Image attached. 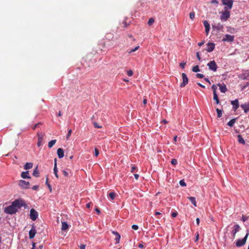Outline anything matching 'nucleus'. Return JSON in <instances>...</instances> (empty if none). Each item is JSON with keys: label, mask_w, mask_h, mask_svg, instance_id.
<instances>
[{"label": "nucleus", "mask_w": 249, "mask_h": 249, "mask_svg": "<svg viewBox=\"0 0 249 249\" xmlns=\"http://www.w3.org/2000/svg\"><path fill=\"white\" fill-rule=\"evenodd\" d=\"M26 205L25 202L22 199H16L12 202L11 205L4 208V212L7 214H13L16 213L18 209Z\"/></svg>", "instance_id": "obj_1"}, {"label": "nucleus", "mask_w": 249, "mask_h": 249, "mask_svg": "<svg viewBox=\"0 0 249 249\" xmlns=\"http://www.w3.org/2000/svg\"><path fill=\"white\" fill-rule=\"evenodd\" d=\"M225 11L221 13L220 19L221 20L226 21L230 17V12L227 10V7L224 8Z\"/></svg>", "instance_id": "obj_2"}, {"label": "nucleus", "mask_w": 249, "mask_h": 249, "mask_svg": "<svg viewBox=\"0 0 249 249\" xmlns=\"http://www.w3.org/2000/svg\"><path fill=\"white\" fill-rule=\"evenodd\" d=\"M44 133H39L37 132V135L38 137V142L37 143V145L38 147H40L43 145L44 142V137L45 136Z\"/></svg>", "instance_id": "obj_3"}, {"label": "nucleus", "mask_w": 249, "mask_h": 249, "mask_svg": "<svg viewBox=\"0 0 249 249\" xmlns=\"http://www.w3.org/2000/svg\"><path fill=\"white\" fill-rule=\"evenodd\" d=\"M249 231H247V232L245 236L244 237V238H243L242 239H239L236 241V246L237 247H241V246H243L244 245H245L246 242L247 238L249 236Z\"/></svg>", "instance_id": "obj_4"}, {"label": "nucleus", "mask_w": 249, "mask_h": 249, "mask_svg": "<svg viewBox=\"0 0 249 249\" xmlns=\"http://www.w3.org/2000/svg\"><path fill=\"white\" fill-rule=\"evenodd\" d=\"M207 66L209 67V69L213 71H216L217 69V66L214 60L211 61L207 64Z\"/></svg>", "instance_id": "obj_5"}, {"label": "nucleus", "mask_w": 249, "mask_h": 249, "mask_svg": "<svg viewBox=\"0 0 249 249\" xmlns=\"http://www.w3.org/2000/svg\"><path fill=\"white\" fill-rule=\"evenodd\" d=\"M38 217V213L34 209H32L30 210V218L33 220L35 221Z\"/></svg>", "instance_id": "obj_6"}, {"label": "nucleus", "mask_w": 249, "mask_h": 249, "mask_svg": "<svg viewBox=\"0 0 249 249\" xmlns=\"http://www.w3.org/2000/svg\"><path fill=\"white\" fill-rule=\"evenodd\" d=\"M182 82L181 83L180 87L181 88L184 87L188 83V78L187 75L185 73H182Z\"/></svg>", "instance_id": "obj_7"}, {"label": "nucleus", "mask_w": 249, "mask_h": 249, "mask_svg": "<svg viewBox=\"0 0 249 249\" xmlns=\"http://www.w3.org/2000/svg\"><path fill=\"white\" fill-rule=\"evenodd\" d=\"M222 2L223 5L227 6V9L232 8L233 2L232 0H222Z\"/></svg>", "instance_id": "obj_8"}, {"label": "nucleus", "mask_w": 249, "mask_h": 249, "mask_svg": "<svg viewBox=\"0 0 249 249\" xmlns=\"http://www.w3.org/2000/svg\"><path fill=\"white\" fill-rule=\"evenodd\" d=\"M18 184L23 189H28L29 188L30 186L29 182L24 180H19Z\"/></svg>", "instance_id": "obj_9"}, {"label": "nucleus", "mask_w": 249, "mask_h": 249, "mask_svg": "<svg viewBox=\"0 0 249 249\" xmlns=\"http://www.w3.org/2000/svg\"><path fill=\"white\" fill-rule=\"evenodd\" d=\"M36 233V227L34 225H33L32 226V228L29 232V238L30 239L34 238Z\"/></svg>", "instance_id": "obj_10"}, {"label": "nucleus", "mask_w": 249, "mask_h": 249, "mask_svg": "<svg viewBox=\"0 0 249 249\" xmlns=\"http://www.w3.org/2000/svg\"><path fill=\"white\" fill-rule=\"evenodd\" d=\"M234 36L230 35H226L225 37L223 38L222 41L223 42H232L234 40Z\"/></svg>", "instance_id": "obj_11"}, {"label": "nucleus", "mask_w": 249, "mask_h": 249, "mask_svg": "<svg viewBox=\"0 0 249 249\" xmlns=\"http://www.w3.org/2000/svg\"><path fill=\"white\" fill-rule=\"evenodd\" d=\"M240 229V227L239 225L236 224V225H234V226L233 227V230H232V231L231 232L233 239L235 238L236 233L239 231Z\"/></svg>", "instance_id": "obj_12"}, {"label": "nucleus", "mask_w": 249, "mask_h": 249, "mask_svg": "<svg viewBox=\"0 0 249 249\" xmlns=\"http://www.w3.org/2000/svg\"><path fill=\"white\" fill-rule=\"evenodd\" d=\"M249 77V71H244L242 73L239 75L238 77L242 80H245Z\"/></svg>", "instance_id": "obj_13"}, {"label": "nucleus", "mask_w": 249, "mask_h": 249, "mask_svg": "<svg viewBox=\"0 0 249 249\" xmlns=\"http://www.w3.org/2000/svg\"><path fill=\"white\" fill-rule=\"evenodd\" d=\"M207 45V48L206 49V50L208 52H212L214 50L215 47V44L213 43L208 42Z\"/></svg>", "instance_id": "obj_14"}, {"label": "nucleus", "mask_w": 249, "mask_h": 249, "mask_svg": "<svg viewBox=\"0 0 249 249\" xmlns=\"http://www.w3.org/2000/svg\"><path fill=\"white\" fill-rule=\"evenodd\" d=\"M231 104L233 105V109L236 110L239 107V102L237 99H235V100L231 101Z\"/></svg>", "instance_id": "obj_15"}, {"label": "nucleus", "mask_w": 249, "mask_h": 249, "mask_svg": "<svg viewBox=\"0 0 249 249\" xmlns=\"http://www.w3.org/2000/svg\"><path fill=\"white\" fill-rule=\"evenodd\" d=\"M112 233L115 236V240L116 241V244L119 243L121 238L120 234L118 232L115 231H112Z\"/></svg>", "instance_id": "obj_16"}, {"label": "nucleus", "mask_w": 249, "mask_h": 249, "mask_svg": "<svg viewBox=\"0 0 249 249\" xmlns=\"http://www.w3.org/2000/svg\"><path fill=\"white\" fill-rule=\"evenodd\" d=\"M203 24L205 28V32L206 33V35H208L210 29V24L207 20H205L203 21Z\"/></svg>", "instance_id": "obj_17"}, {"label": "nucleus", "mask_w": 249, "mask_h": 249, "mask_svg": "<svg viewBox=\"0 0 249 249\" xmlns=\"http://www.w3.org/2000/svg\"><path fill=\"white\" fill-rule=\"evenodd\" d=\"M240 106L245 113H247L249 111V102L242 104Z\"/></svg>", "instance_id": "obj_18"}, {"label": "nucleus", "mask_w": 249, "mask_h": 249, "mask_svg": "<svg viewBox=\"0 0 249 249\" xmlns=\"http://www.w3.org/2000/svg\"><path fill=\"white\" fill-rule=\"evenodd\" d=\"M217 85L219 86V89L221 92L225 93L227 91V88L226 87V85H225L224 84H218Z\"/></svg>", "instance_id": "obj_19"}, {"label": "nucleus", "mask_w": 249, "mask_h": 249, "mask_svg": "<svg viewBox=\"0 0 249 249\" xmlns=\"http://www.w3.org/2000/svg\"><path fill=\"white\" fill-rule=\"evenodd\" d=\"M57 154L59 159H61L64 157V151L63 149L59 148L57 150Z\"/></svg>", "instance_id": "obj_20"}, {"label": "nucleus", "mask_w": 249, "mask_h": 249, "mask_svg": "<svg viewBox=\"0 0 249 249\" xmlns=\"http://www.w3.org/2000/svg\"><path fill=\"white\" fill-rule=\"evenodd\" d=\"M56 160H57L56 159H55L54 160V165L53 172H54V174L56 178H58V175L57 174L58 170L57 169Z\"/></svg>", "instance_id": "obj_21"}, {"label": "nucleus", "mask_w": 249, "mask_h": 249, "mask_svg": "<svg viewBox=\"0 0 249 249\" xmlns=\"http://www.w3.org/2000/svg\"><path fill=\"white\" fill-rule=\"evenodd\" d=\"M28 171L22 172L21 174V177L23 178H30L31 177L29 176Z\"/></svg>", "instance_id": "obj_22"}, {"label": "nucleus", "mask_w": 249, "mask_h": 249, "mask_svg": "<svg viewBox=\"0 0 249 249\" xmlns=\"http://www.w3.org/2000/svg\"><path fill=\"white\" fill-rule=\"evenodd\" d=\"M68 227H69V225L67 222H62L61 230L62 231H66V230L68 229Z\"/></svg>", "instance_id": "obj_23"}, {"label": "nucleus", "mask_w": 249, "mask_h": 249, "mask_svg": "<svg viewBox=\"0 0 249 249\" xmlns=\"http://www.w3.org/2000/svg\"><path fill=\"white\" fill-rule=\"evenodd\" d=\"M188 199L191 202V203L194 205V206H196V198L195 197L189 196L188 197Z\"/></svg>", "instance_id": "obj_24"}, {"label": "nucleus", "mask_w": 249, "mask_h": 249, "mask_svg": "<svg viewBox=\"0 0 249 249\" xmlns=\"http://www.w3.org/2000/svg\"><path fill=\"white\" fill-rule=\"evenodd\" d=\"M237 138H238V142L240 143H242L243 144H245L246 142H245V140H244V139L242 138V137L241 136V135H238L237 136Z\"/></svg>", "instance_id": "obj_25"}, {"label": "nucleus", "mask_w": 249, "mask_h": 249, "mask_svg": "<svg viewBox=\"0 0 249 249\" xmlns=\"http://www.w3.org/2000/svg\"><path fill=\"white\" fill-rule=\"evenodd\" d=\"M33 167V163L32 162H27L24 167V169L27 170L31 169Z\"/></svg>", "instance_id": "obj_26"}, {"label": "nucleus", "mask_w": 249, "mask_h": 249, "mask_svg": "<svg viewBox=\"0 0 249 249\" xmlns=\"http://www.w3.org/2000/svg\"><path fill=\"white\" fill-rule=\"evenodd\" d=\"M116 196V194L114 192H110L108 194V197L111 200H113Z\"/></svg>", "instance_id": "obj_27"}, {"label": "nucleus", "mask_w": 249, "mask_h": 249, "mask_svg": "<svg viewBox=\"0 0 249 249\" xmlns=\"http://www.w3.org/2000/svg\"><path fill=\"white\" fill-rule=\"evenodd\" d=\"M56 140H51L50 142L48 143V147L49 148H52L53 145L56 143Z\"/></svg>", "instance_id": "obj_28"}, {"label": "nucleus", "mask_w": 249, "mask_h": 249, "mask_svg": "<svg viewBox=\"0 0 249 249\" xmlns=\"http://www.w3.org/2000/svg\"><path fill=\"white\" fill-rule=\"evenodd\" d=\"M213 95V100L215 101L216 104L217 105L219 104V100L218 99V97L216 93H214Z\"/></svg>", "instance_id": "obj_29"}, {"label": "nucleus", "mask_w": 249, "mask_h": 249, "mask_svg": "<svg viewBox=\"0 0 249 249\" xmlns=\"http://www.w3.org/2000/svg\"><path fill=\"white\" fill-rule=\"evenodd\" d=\"M235 122H236V119H232L227 124L229 126L232 127L233 125V124H235Z\"/></svg>", "instance_id": "obj_30"}, {"label": "nucleus", "mask_w": 249, "mask_h": 249, "mask_svg": "<svg viewBox=\"0 0 249 249\" xmlns=\"http://www.w3.org/2000/svg\"><path fill=\"white\" fill-rule=\"evenodd\" d=\"M33 175V176L36 177L39 176V171L37 169V166H36V168L34 169Z\"/></svg>", "instance_id": "obj_31"}, {"label": "nucleus", "mask_w": 249, "mask_h": 249, "mask_svg": "<svg viewBox=\"0 0 249 249\" xmlns=\"http://www.w3.org/2000/svg\"><path fill=\"white\" fill-rule=\"evenodd\" d=\"M140 48V46H136L135 48L134 49H132L131 50H127V53H133L135 51H136L137 50H138L139 49V48Z\"/></svg>", "instance_id": "obj_32"}, {"label": "nucleus", "mask_w": 249, "mask_h": 249, "mask_svg": "<svg viewBox=\"0 0 249 249\" xmlns=\"http://www.w3.org/2000/svg\"><path fill=\"white\" fill-rule=\"evenodd\" d=\"M192 71H194V72H197L198 71H199L200 70H199L198 66V65H196V66H194L192 68Z\"/></svg>", "instance_id": "obj_33"}, {"label": "nucleus", "mask_w": 249, "mask_h": 249, "mask_svg": "<svg viewBox=\"0 0 249 249\" xmlns=\"http://www.w3.org/2000/svg\"><path fill=\"white\" fill-rule=\"evenodd\" d=\"M216 111L217 113V117L218 118H220L222 116V110H220V109H219L218 108H217L216 109Z\"/></svg>", "instance_id": "obj_34"}, {"label": "nucleus", "mask_w": 249, "mask_h": 249, "mask_svg": "<svg viewBox=\"0 0 249 249\" xmlns=\"http://www.w3.org/2000/svg\"><path fill=\"white\" fill-rule=\"evenodd\" d=\"M154 22V19L153 18H150L149 19L148 21V25L150 26Z\"/></svg>", "instance_id": "obj_35"}, {"label": "nucleus", "mask_w": 249, "mask_h": 249, "mask_svg": "<svg viewBox=\"0 0 249 249\" xmlns=\"http://www.w3.org/2000/svg\"><path fill=\"white\" fill-rule=\"evenodd\" d=\"M46 184L48 186V187L50 190V191L51 192L52 189L51 185L48 182V178H47V179H46Z\"/></svg>", "instance_id": "obj_36"}, {"label": "nucleus", "mask_w": 249, "mask_h": 249, "mask_svg": "<svg viewBox=\"0 0 249 249\" xmlns=\"http://www.w3.org/2000/svg\"><path fill=\"white\" fill-rule=\"evenodd\" d=\"M195 12H191L190 14H189V17H190V18L191 19H193L195 18Z\"/></svg>", "instance_id": "obj_37"}, {"label": "nucleus", "mask_w": 249, "mask_h": 249, "mask_svg": "<svg viewBox=\"0 0 249 249\" xmlns=\"http://www.w3.org/2000/svg\"><path fill=\"white\" fill-rule=\"evenodd\" d=\"M212 89H213V94H214V93H216L217 87L215 85H213L212 86Z\"/></svg>", "instance_id": "obj_38"}, {"label": "nucleus", "mask_w": 249, "mask_h": 249, "mask_svg": "<svg viewBox=\"0 0 249 249\" xmlns=\"http://www.w3.org/2000/svg\"><path fill=\"white\" fill-rule=\"evenodd\" d=\"M179 184L181 186H183V187H184V186H186V183L185 182V181L183 179L179 181Z\"/></svg>", "instance_id": "obj_39"}, {"label": "nucleus", "mask_w": 249, "mask_h": 249, "mask_svg": "<svg viewBox=\"0 0 249 249\" xmlns=\"http://www.w3.org/2000/svg\"><path fill=\"white\" fill-rule=\"evenodd\" d=\"M99 150H98V149L97 148H94V155L96 157H97V156L99 155Z\"/></svg>", "instance_id": "obj_40"}, {"label": "nucleus", "mask_w": 249, "mask_h": 249, "mask_svg": "<svg viewBox=\"0 0 249 249\" xmlns=\"http://www.w3.org/2000/svg\"><path fill=\"white\" fill-rule=\"evenodd\" d=\"M171 163L172 164L175 165L177 164V160L175 159H173L171 160Z\"/></svg>", "instance_id": "obj_41"}, {"label": "nucleus", "mask_w": 249, "mask_h": 249, "mask_svg": "<svg viewBox=\"0 0 249 249\" xmlns=\"http://www.w3.org/2000/svg\"><path fill=\"white\" fill-rule=\"evenodd\" d=\"M133 74V72L131 70H129L127 71V74L129 76H131Z\"/></svg>", "instance_id": "obj_42"}, {"label": "nucleus", "mask_w": 249, "mask_h": 249, "mask_svg": "<svg viewBox=\"0 0 249 249\" xmlns=\"http://www.w3.org/2000/svg\"><path fill=\"white\" fill-rule=\"evenodd\" d=\"M204 75L201 73H197L196 74V77L199 78H202L204 77Z\"/></svg>", "instance_id": "obj_43"}, {"label": "nucleus", "mask_w": 249, "mask_h": 249, "mask_svg": "<svg viewBox=\"0 0 249 249\" xmlns=\"http://www.w3.org/2000/svg\"><path fill=\"white\" fill-rule=\"evenodd\" d=\"M62 174L65 177H68L69 176V174L67 171L65 170L62 171Z\"/></svg>", "instance_id": "obj_44"}, {"label": "nucleus", "mask_w": 249, "mask_h": 249, "mask_svg": "<svg viewBox=\"0 0 249 249\" xmlns=\"http://www.w3.org/2000/svg\"><path fill=\"white\" fill-rule=\"evenodd\" d=\"M186 62H181L179 64V66L181 67L182 69H184L186 65Z\"/></svg>", "instance_id": "obj_45"}, {"label": "nucleus", "mask_w": 249, "mask_h": 249, "mask_svg": "<svg viewBox=\"0 0 249 249\" xmlns=\"http://www.w3.org/2000/svg\"><path fill=\"white\" fill-rule=\"evenodd\" d=\"M71 129H69V131H68V133L67 136V139H68L69 138V137L71 135Z\"/></svg>", "instance_id": "obj_46"}, {"label": "nucleus", "mask_w": 249, "mask_h": 249, "mask_svg": "<svg viewBox=\"0 0 249 249\" xmlns=\"http://www.w3.org/2000/svg\"><path fill=\"white\" fill-rule=\"evenodd\" d=\"M132 228L134 230H137L138 229V226L136 225H133L132 226Z\"/></svg>", "instance_id": "obj_47"}, {"label": "nucleus", "mask_w": 249, "mask_h": 249, "mask_svg": "<svg viewBox=\"0 0 249 249\" xmlns=\"http://www.w3.org/2000/svg\"><path fill=\"white\" fill-rule=\"evenodd\" d=\"M177 214H178L177 212H173V213H171V215H172V216L173 217H176V216H177Z\"/></svg>", "instance_id": "obj_48"}, {"label": "nucleus", "mask_w": 249, "mask_h": 249, "mask_svg": "<svg viewBox=\"0 0 249 249\" xmlns=\"http://www.w3.org/2000/svg\"><path fill=\"white\" fill-rule=\"evenodd\" d=\"M93 125L95 128H100V126L96 122H93Z\"/></svg>", "instance_id": "obj_49"}, {"label": "nucleus", "mask_w": 249, "mask_h": 249, "mask_svg": "<svg viewBox=\"0 0 249 249\" xmlns=\"http://www.w3.org/2000/svg\"><path fill=\"white\" fill-rule=\"evenodd\" d=\"M196 57L197 58V59L199 60H200L201 59V57H200V53L199 52H197L196 53Z\"/></svg>", "instance_id": "obj_50"}, {"label": "nucleus", "mask_w": 249, "mask_h": 249, "mask_svg": "<svg viewBox=\"0 0 249 249\" xmlns=\"http://www.w3.org/2000/svg\"><path fill=\"white\" fill-rule=\"evenodd\" d=\"M211 3L217 4L218 3V1L217 0H212Z\"/></svg>", "instance_id": "obj_51"}, {"label": "nucleus", "mask_w": 249, "mask_h": 249, "mask_svg": "<svg viewBox=\"0 0 249 249\" xmlns=\"http://www.w3.org/2000/svg\"><path fill=\"white\" fill-rule=\"evenodd\" d=\"M91 205H92V203L91 202L88 203L86 204V207L88 208H89L91 206Z\"/></svg>", "instance_id": "obj_52"}, {"label": "nucleus", "mask_w": 249, "mask_h": 249, "mask_svg": "<svg viewBox=\"0 0 249 249\" xmlns=\"http://www.w3.org/2000/svg\"><path fill=\"white\" fill-rule=\"evenodd\" d=\"M38 188L39 186L38 185H35L32 187V189L34 190H37L38 189Z\"/></svg>", "instance_id": "obj_53"}, {"label": "nucleus", "mask_w": 249, "mask_h": 249, "mask_svg": "<svg viewBox=\"0 0 249 249\" xmlns=\"http://www.w3.org/2000/svg\"><path fill=\"white\" fill-rule=\"evenodd\" d=\"M248 217L246 216L243 215L242 216V220L245 222L247 220Z\"/></svg>", "instance_id": "obj_54"}, {"label": "nucleus", "mask_w": 249, "mask_h": 249, "mask_svg": "<svg viewBox=\"0 0 249 249\" xmlns=\"http://www.w3.org/2000/svg\"><path fill=\"white\" fill-rule=\"evenodd\" d=\"M136 169V167L134 166H132L131 167V172H133L135 169Z\"/></svg>", "instance_id": "obj_55"}, {"label": "nucleus", "mask_w": 249, "mask_h": 249, "mask_svg": "<svg viewBox=\"0 0 249 249\" xmlns=\"http://www.w3.org/2000/svg\"><path fill=\"white\" fill-rule=\"evenodd\" d=\"M40 124V123H37L36 124H35L34 127H33V129H35Z\"/></svg>", "instance_id": "obj_56"}, {"label": "nucleus", "mask_w": 249, "mask_h": 249, "mask_svg": "<svg viewBox=\"0 0 249 249\" xmlns=\"http://www.w3.org/2000/svg\"><path fill=\"white\" fill-rule=\"evenodd\" d=\"M86 246L84 244L81 245L80 246V249H85Z\"/></svg>", "instance_id": "obj_57"}, {"label": "nucleus", "mask_w": 249, "mask_h": 249, "mask_svg": "<svg viewBox=\"0 0 249 249\" xmlns=\"http://www.w3.org/2000/svg\"><path fill=\"white\" fill-rule=\"evenodd\" d=\"M196 224L197 225H199V223H200V219L199 218H197L196 219Z\"/></svg>", "instance_id": "obj_58"}, {"label": "nucleus", "mask_w": 249, "mask_h": 249, "mask_svg": "<svg viewBox=\"0 0 249 249\" xmlns=\"http://www.w3.org/2000/svg\"><path fill=\"white\" fill-rule=\"evenodd\" d=\"M204 41H202V42H199L198 43V45L200 47V46H202L204 44Z\"/></svg>", "instance_id": "obj_59"}, {"label": "nucleus", "mask_w": 249, "mask_h": 249, "mask_svg": "<svg viewBox=\"0 0 249 249\" xmlns=\"http://www.w3.org/2000/svg\"><path fill=\"white\" fill-rule=\"evenodd\" d=\"M95 211L98 214H100V211L98 208H96Z\"/></svg>", "instance_id": "obj_60"}, {"label": "nucleus", "mask_w": 249, "mask_h": 249, "mask_svg": "<svg viewBox=\"0 0 249 249\" xmlns=\"http://www.w3.org/2000/svg\"><path fill=\"white\" fill-rule=\"evenodd\" d=\"M204 80L205 81H206L207 82H208L209 84H211V82L210 81V80L208 79V78H204Z\"/></svg>", "instance_id": "obj_61"}, {"label": "nucleus", "mask_w": 249, "mask_h": 249, "mask_svg": "<svg viewBox=\"0 0 249 249\" xmlns=\"http://www.w3.org/2000/svg\"><path fill=\"white\" fill-rule=\"evenodd\" d=\"M134 177H135L136 179H138V178L139 177V175L138 174H134Z\"/></svg>", "instance_id": "obj_62"}, {"label": "nucleus", "mask_w": 249, "mask_h": 249, "mask_svg": "<svg viewBox=\"0 0 249 249\" xmlns=\"http://www.w3.org/2000/svg\"><path fill=\"white\" fill-rule=\"evenodd\" d=\"M197 84L199 86H200V87H201V88H205V87L204 86L202 85V84H200V83H197Z\"/></svg>", "instance_id": "obj_63"}, {"label": "nucleus", "mask_w": 249, "mask_h": 249, "mask_svg": "<svg viewBox=\"0 0 249 249\" xmlns=\"http://www.w3.org/2000/svg\"><path fill=\"white\" fill-rule=\"evenodd\" d=\"M139 247L140 248H142V249L144 248V246H143V244H140L139 245Z\"/></svg>", "instance_id": "obj_64"}]
</instances>
